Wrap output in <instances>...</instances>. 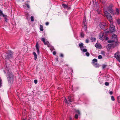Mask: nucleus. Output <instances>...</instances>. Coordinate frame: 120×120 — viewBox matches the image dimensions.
Listing matches in <instances>:
<instances>
[{
  "instance_id": "nucleus-1",
  "label": "nucleus",
  "mask_w": 120,
  "mask_h": 120,
  "mask_svg": "<svg viewBox=\"0 0 120 120\" xmlns=\"http://www.w3.org/2000/svg\"><path fill=\"white\" fill-rule=\"evenodd\" d=\"M7 77L8 81L9 82H12L14 80V76L12 73L8 71L7 72Z\"/></svg>"
},
{
  "instance_id": "nucleus-2",
  "label": "nucleus",
  "mask_w": 120,
  "mask_h": 120,
  "mask_svg": "<svg viewBox=\"0 0 120 120\" xmlns=\"http://www.w3.org/2000/svg\"><path fill=\"white\" fill-rule=\"evenodd\" d=\"M104 13L105 15L110 22V24L113 23L112 19L110 14L106 11H105L104 12Z\"/></svg>"
},
{
  "instance_id": "nucleus-3",
  "label": "nucleus",
  "mask_w": 120,
  "mask_h": 120,
  "mask_svg": "<svg viewBox=\"0 0 120 120\" xmlns=\"http://www.w3.org/2000/svg\"><path fill=\"white\" fill-rule=\"evenodd\" d=\"M112 40H109L108 41V43H111L112 42H115L116 43L117 41V37L116 35L114 34L112 35Z\"/></svg>"
},
{
  "instance_id": "nucleus-4",
  "label": "nucleus",
  "mask_w": 120,
  "mask_h": 120,
  "mask_svg": "<svg viewBox=\"0 0 120 120\" xmlns=\"http://www.w3.org/2000/svg\"><path fill=\"white\" fill-rule=\"evenodd\" d=\"M112 6H113L112 5H109L108 8V9L111 13L113 15H115L116 14V12L112 8Z\"/></svg>"
},
{
  "instance_id": "nucleus-5",
  "label": "nucleus",
  "mask_w": 120,
  "mask_h": 120,
  "mask_svg": "<svg viewBox=\"0 0 120 120\" xmlns=\"http://www.w3.org/2000/svg\"><path fill=\"white\" fill-rule=\"evenodd\" d=\"M13 53L11 51H9L7 54L6 57L9 59H11L13 57Z\"/></svg>"
},
{
  "instance_id": "nucleus-6",
  "label": "nucleus",
  "mask_w": 120,
  "mask_h": 120,
  "mask_svg": "<svg viewBox=\"0 0 120 120\" xmlns=\"http://www.w3.org/2000/svg\"><path fill=\"white\" fill-rule=\"evenodd\" d=\"M115 26L113 25V23L110 24V27L109 28V31L111 33H112L115 31Z\"/></svg>"
},
{
  "instance_id": "nucleus-7",
  "label": "nucleus",
  "mask_w": 120,
  "mask_h": 120,
  "mask_svg": "<svg viewBox=\"0 0 120 120\" xmlns=\"http://www.w3.org/2000/svg\"><path fill=\"white\" fill-rule=\"evenodd\" d=\"M115 57L120 62V56L119 52H117L115 53Z\"/></svg>"
},
{
  "instance_id": "nucleus-8",
  "label": "nucleus",
  "mask_w": 120,
  "mask_h": 120,
  "mask_svg": "<svg viewBox=\"0 0 120 120\" xmlns=\"http://www.w3.org/2000/svg\"><path fill=\"white\" fill-rule=\"evenodd\" d=\"M105 38V36L102 33H101L99 36V38L101 40H104Z\"/></svg>"
},
{
  "instance_id": "nucleus-9",
  "label": "nucleus",
  "mask_w": 120,
  "mask_h": 120,
  "mask_svg": "<svg viewBox=\"0 0 120 120\" xmlns=\"http://www.w3.org/2000/svg\"><path fill=\"white\" fill-rule=\"evenodd\" d=\"M106 25L105 23L104 22H102L100 23V27L101 29H103Z\"/></svg>"
},
{
  "instance_id": "nucleus-10",
  "label": "nucleus",
  "mask_w": 120,
  "mask_h": 120,
  "mask_svg": "<svg viewBox=\"0 0 120 120\" xmlns=\"http://www.w3.org/2000/svg\"><path fill=\"white\" fill-rule=\"evenodd\" d=\"M41 40L43 42L45 45H48V44H49V42L48 41H46V42H45V40L44 38H42L41 39Z\"/></svg>"
},
{
  "instance_id": "nucleus-11",
  "label": "nucleus",
  "mask_w": 120,
  "mask_h": 120,
  "mask_svg": "<svg viewBox=\"0 0 120 120\" xmlns=\"http://www.w3.org/2000/svg\"><path fill=\"white\" fill-rule=\"evenodd\" d=\"M36 49L37 50V52L38 54L39 52V45L38 43L37 42L36 45Z\"/></svg>"
},
{
  "instance_id": "nucleus-12",
  "label": "nucleus",
  "mask_w": 120,
  "mask_h": 120,
  "mask_svg": "<svg viewBox=\"0 0 120 120\" xmlns=\"http://www.w3.org/2000/svg\"><path fill=\"white\" fill-rule=\"evenodd\" d=\"M113 44H109L107 45L106 46V48L107 50H109L111 48L112 46V45Z\"/></svg>"
},
{
  "instance_id": "nucleus-13",
  "label": "nucleus",
  "mask_w": 120,
  "mask_h": 120,
  "mask_svg": "<svg viewBox=\"0 0 120 120\" xmlns=\"http://www.w3.org/2000/svg\"><path fill=\"white\" fill-rule=\"evenodd\" d=\"M3 16L4 17L5 21L6 22H8V17L5 15H3Z\"/></svg>"
},
{
  "instance_id": "nucleus-14",
  "label": "nucleus",
  "mask_w": 120,
  "mask_h": 120,
  "mask_svg": "<svg viewBox=\"0 0 120 120\" xmlns=\"http://www.w3.org/2000/svg\"><path fill=\"white\" fill-rule=\"evenodd\" d=\"M79 46L80 47L81 50H82L84 48L83 44L82 43H81L79 44Z\"/></svg>"
},
{
  "instance_id": "nucleus-15",
  "label": "nucleus",
  "mask_w": 120,
  "mask_h": 120,
  "mask_svg": "<svg viewBox=\"0 0 120 120\" xmlns=\"http://www.w3.org/2000/svg\"><path fill=\"white\" fill-rule=\"evenodd\" d=\"M68 101L70 102H72L73 101L72 98L71 97H68Z\"/></svg>"
},
{
  "instance_id": "nucleus-16",
  "label": "nucleus",
  "mask_w": 120,
  "mask_h": 120,
  "mask_svg": "<svg viewBox=\"0 0 120 120\" xmlns=\"http://www.w3.org/2000/svg\"><path fill=\"white\" fill-rule=\"evenodd\" d=\"M100 44L97 43L95 45V47L96 48H100V46H101Z\"/></svg>"
},
{
  "instance_id": "nucleus-17",
  "label": "nucleus",
  "mask_w": 120,
  "mask_h": 120,
  "mask_svg": "<svg viewBox=\"0 0 120 120\" xmlns=\"http://www.w3.org/2000/svg\"><path fill=\"white\" fill-rule=\"evenodd\" d=\"M94 64V65L96 68H98L99 66V65L97 63H96Z\"/></svg>"
},
{
  "instance_id": "nucleus-18",
  "label": "nucleus",
  "mask_w": 120,
  "mask_h": 120,
  "mask_svg": "<svg viewBox=\"0 0 120 120\" xmlns=\"http://www.w3.org/2000/svg\"><path fill=\"white\" fill-rule=\"evenodd\" d=\"M86 19L85 17H84L83 19V23H84V25L85 26H86Z\"/></svg>"
},
{
  "instance_id": "nucleus-19",
  "label": "nucleus",
  "mask_w": 120,
  "mask_h": 120,
  "mask_svg": "<svg viewBox=\"0 0 120 120\" xmlns=\"http://www.w3.org/2000/svg\"><path fill=\"white\" fill-rule=\"evenodd\" d=\"M33 54L34 56V60H36L37 58V56L36 53L35 52H33Z\"/></svg>"
},
{
  "instance_id": "nucleus-20",
  "label": "nucleus",
  "mask_w": 120,
  "mask_h": 120,
  "mask_svg": "<svg viewBox=\"0 0 120 120\" xmlns=\"http://www.w3.org/2000/svg\"><path fill=\"white\" fill-rule=\"evenodd\" d=\"M3 15H4L2 11L0 10V16L2 15L3 16ZM1 18L0 17V20H1Z\"/></svg>"
},
{
  "instance_id": "nucleus-21",
  "label": "nucleus",
  "mask_w": 120,
  "mask_h": 120,
  "mask_svg": "<svg viewBox=\"0 0 120 120\" xmlns=\"http://www.w3.org/2000/svg\"><path fill=\"white\" fill-rule=\"evenodd\" d=\"M97 62V60L96 59H94L92 60V62L93 64H95V62Z\"/></svg>"
},
{
  "instance_id": "nucleus-22",
  "label": "nucleus",
  "mask_w": 120,
  "mask_h": 120,
  "mask_svg": "<svg viewBox=\"0 0 120 120\" xmlns=\"http://www.w3.org/2000/svg\"><path fill=\"white\" fill-rule=\"evenodd\" d=\"M40 30L42 31L43 30V26L42 25H40Z\"/></svg>"
},
{
  "instance_id": "nucleus-23",
  "label": "nucleus",
  "mask_w": 120,
  "mask_h": 120,
  "mask_svg": "<svg viewBox=\"0 0 120 120\" xmlns=\"http://www.w3.org/2000/svg\"><path fill=\"white\" fill-rule=\"evenodd\" d=\"M62 5L63 7L64 8H68V6L65 4H62Z\"/></svg>"
},
{
  "instance_id": "nucleus-24",
  "label": "nucleus",
  "mask_w": 120,
  "mask_h": 120,
  "mask_svg": "<svg viewBox=\"0 0 120 120\" xmlns=\"http://www.w3.org/2000/svg\"><path fill=\"white\" fill-rule=\"evenodd\" d=\"M101 54L105 56V53L104 51H101Z\"/></svg>"
},
{
  "instance_id": "nucleus-25",
  "label": "nucleus",
  "mask_w": 120,
  "mask_h": 120,
  "mask_svg": "<svg viewBox=\"0 0 120 120\" xmlns=\"http://www.w3.org/2000/svg\"><path fill=\"white\" fill-rule=\"evenodd\" d=\"M116 11L117 12L116 13V14L117 15H118L119 13V11L118 9H116Z\"/></svg>"
},
{
  "instance_id": "nucleus-26",
  "label": "nucleus",
  "mask_w": 120,
  "mask_h": 120,
  "mask_svg": "<svg viewBox=\"0 0 120 120\" xmlns=\"http://www.w3.org/2000/svg\"><path fill=\"white\" fill-rule=\"evenodd\" d=\"M117 22L118 24H120V19H118L117 20Z\"/></svg>"
},
{
  "instance_id": "nucleus-27",
  "label": "nucleus",
  "mask_w": 120,
  "mask_h": 120,
  "mask_svg": "<svg viewBox=\"0 0 120 120\" xmlns=\"http://www.w3.org/2000/svg\"><path fill=\"white\" fill-rule=\"evenodd\" d=\"M34 17L33 16H32L31 17V20L32 22H33L34 21Z\"/></svg>"
},
{
  "instance_id": "nucleus-28",
  "label": "nucleus",
  "mask_w": 120,
  "mask_h": 120,
  "mask_svg": "<svg viewBox=\"0 0 120 120\" xmlns=\"http://www.w3.org/2000/svg\"><path fill=\"white\" fill-rule=\"evenodd\" d=\"M82 52H86L87 51V50L86 49H82Z\"/></svg>"
},
{
  "instance_id": "nucleus-29",
  "label": "nucleus",
  "mask_w": 120,
  "mask_h": 120,
  "mask_svg": "<svg viewBox=\"0 0 120 120\" xmlns=\"http://www.w3.org/2000/svg\"><path fill=\"white\" fill-rule=\"evenodd\" d=\"M75 112H76V113H78V114H80V112L78 110H76V111H75Z\"/></svg>"
},
{
  "instance_id": "nucleus-30",
  "label": "nucleus",
  "mask_w": 120,
  "mask_h": 120,
  "mask_svg": "<svg viewBox=\"0 0 120 120\" xmlns=\"http://www.w3.org/2000/svg\"><path fill=\"white\" fill-rule=\"evenodd\" d=\"M111 100L112 101H114L115 100V98L113 96H112L111 97Z\"/></svg>"
},
{
  "instance_id": "nucleus-31",
  "label": "nucleus",
  "mask_w": 120,
  "mask_h": 120,
  "mask_svg": "<svg viewBox=\"0 0 120 120\" xmlns=\"http://www.w3.org/2000/svg\"><path fill=\"white\" fill-rule=\"evenodd\" d=\"M98 58L99 59H102V57L101 55H99L98 56Z\"/></svg>"
},
{
  "instance_id": "nucleus-32",
  "label": "nucleus",
  "mask_w": 120,
  "mask_h": 120,
  "mask_svg": "<svg viewBox=\"0 0 120 120\" xmlns=\"http://www.w3.org/2000/svg\"><path fill=\"white\" fill-rule=\"evenodd\" d=\"M86 55L87 56H89L90 55L89 53L88 52H86Z\"/></svg>"
},
{
  "instance_id": "nucleus-33",
  "label": "nucleus",
  "mask_w": 120,
  "mask_h": 120,
  "mask_svg": "<svg viewBox=\"0 0 120 120\" xmlns=\"http://www.w3.org/2000/svg\"><path fill=\"white\" fill-rule=\"evenodd\" d=\"M64 101L65 103H67V104H68V101H67L66 100V98H65V100H64Z\"/></svg>"
},
{
  "instance_id": "nucleus-34",
  "label": "nucleus",
  "mask_w": 120,
  "mask_h": 120,
  "mask_svg": "<svg viewBox=\"0 0 120 120\" xmlns=\"http://www.w3.org/2000/svg\"><path fill=\"white\" fill-rule=\"evenodd\" d=\"M75 118H76V119L78 118V115L77 114H75Z\"/></svg>"
},
{
  "instance_id": "nucleus-35",
  "label": "nucleus",
  "mask_w": 120,
  "mask_h": 120,
  "mask_svg": "<svg viewBox=\"0 0 120 120\" xmlns=\"http://www.w3.org/2000/svg\"><path fill=\"white\" fill-rule=\"evenodd\" d=\"M80 35L81 37H83L84 36V35L83 33H82Z\"/></svg>"
},
{
  "instance_id": "nucleus-36",
  "label": "nucleus",
  "mask_w": 120,
  "mask_h": 120,
  "mask_svg": "<svg viewBox=\"0 0 120 120\" xmlns=\"http://www.w3.org/2000/svg\"><path fill=\"white\" fill-rule=\"evenodd\" d=\"M91 40H93V41H95L96 40V39L94 38H91Z\"/></svg>"
},
{
  "instance_id": "nucleus-37",
  "label": "nucleus",
  "mask_w": 120,
  "mask_h": 120,
  "mask_svg": "<svg viewBox=\"0 0 120 120\" xmlns=\"http://www.w3.org/2000/svg\"><path fill=\"white\" fill-rule=\"evenodd\" d=\"M105 84L106 86H108L109 85V83L108 82H106L105 83Z\"/></svg>"
},
{
  "instance_id": "nucleus-38",
  "label": "nucleus",
  "mask_w": 120,
  "mask_h": 120,
  "mask_svg": "<svg viewBox=\"0 0 120 120\" xmlns=\"http://www.w3.org/2000/svg\"><path fill=\"white\" fill-rule=\"evenodd\" d=\"M85 42L86 43H88L89 42V40L88 39H87L86 40Z\"/></svg>"
},
{
  "instance_id": "nucleus-39",
  "label": "nucleus",
  "mask_w": 120,
  "mask_h": 120,
  "mask_svg": "<svg viewBox=\"0 0 120 120\" xmlns=\"http://www.w3.org/2000/svg\"><path fill=\"white\" fill-rule=\"evenodd\" d=\"M25 4L26 5V6L27 7L29 8H30V7L29 5L28 4H26V3H25Z\"/></svg>"
},
{
  "instance_id": "nucleus-40",
  "label": "nucleus",
  "mask_w": 120,
  "mask_h": 120,
  "mask_svg": "<svg viewBox=\"0 0 120 120\" xmlns=\"http://www.w3.org/2000/svg\"><path fill=\"white\" fill-rule=\"evenodd\" d=\"M34 82L35 84H36L37 82V80H35L34 81Z\"/></svg>"
},
{
  "instance_id": "nucleus-41",
  "label": "nucleus",
  "mask_w": 120,
  "mask_h": 120,
  "mask_svg": "<svg viewBox=\"0 0 120 120\" xmlns=\"http://www.w3.org/2000/svg\"><path fill=\"white\" fill-rule=\"evenodd\" d=\"M53 54L54 55H55L56 54V52L55 51H54L53 52Z\"/></svg>"
},
{
  "instance_id": "nucleus-42",
  "label": "nucleus",
  "mask_w": 120,
  "mask_h": 120,
  "mask_svg": "<svg viewBox=\"0 0 120 120\" xmlns=\"http://www.w3.org/2000/svg\"><path fill=\"white\" fill-rule=\"evenodd\" d=\"M105 67V65H103L102 67V68L103 69H104Z\"/></svg>"
},
{
  "instance_id": "nucleus-43",
  "label": "nucleus",
  "mask_w": 120,
  "mask_h": 120,
  "mask_svg": "<svg viewBox=\"0 0 120 120\" xmlns=\"http://www.w3.org/2000/svg\"><path fill=\"white\" fill-rule=\"evenodd\" d=\"M49 24V23L48 22H47L45 23V25L47 26Z\"/></svg>"
},
{
  "instance_id": "nucleus-44",
  "label": "nucleus",
  "mask_w": 120,
  "mask_h": 120,
  "mask_svg": "<svg viewBox=\"0 0 120 120\" xmlns=\"http://www.w3.org/2000/svg\"><path fill=\"white\" fill-rule=\"evenodd\" d=\"M60 56L61 57H63V55L62 54H60Z\"/></svg>"
},
{
  "instance_id": "nucleus-45",
  "label": "nucleus",
  "mask_w": 120,
  "mask_h": 120,
  "mask_svg": "<svg viewBox=\"0 0 120 120\" xmlns=\"http://www.w3.org/2000/svg\"><path fill=\"white\" fill-rule=\"evenodd\" d=\"M97 11L98 12V14H100V11L99 10H97Z\"/></svg>"
},
{
  "instance_id": "nucleus-46",
  "label": "nucleus",
  "mask_w": 120,
  "mask_h": 120,
  "mask_svg": "<svg viewBox=\"0 0 120 120\" xmlns=\"http://www.w3.org/2000/svg\"><path fill=\"white\" fill-rule=\"evenodd\" d=\"M112 91H110L109 92V94H112Z\"/></svg>"
},
{
  "instance_id": "nucleus-47",
  "label": "nucleus",
  "mask_w": 120,
  "mask_h": 120,
  "mask_svg": "<svg viewBox=\"0 0 120 120\" xmlns=\"http://www.w3.org/2000/svg\"><path fill=\"white\" fill-rule=\"evenodd\" d=\"M108 39V37H106V40H107Z\"/></svg>"
},
{
  "instance_id": "nucleus-48",
  "label": "nucleus",
  "mask_w": 120,
  "mask_h": 120,
  "mask_svg": "<svg viewBox=\"0 0 120 120\" xmlns=\"http://www.w3.org/2000/svg\"><path fill=\"white\" fill-rule=\"evenodd\" d=\"M70 120H71V118H70Z\"/></svg>"
},
{
  "instance_id": "nucleus-49",
  "label": "nucleus",
  "mask_w": 120,
  "mask_h": 120,
  "mask_svg": "<svg viewBox=\"0 0 120 120\" xmlns=\"http://www.w3.org/2000/svg\"><path fill=\"white\" fill-rule=\"evenodd\" d=\"M23 120H26L25 119H23Z\"/></svg>"
},
{
  "instance_id": "nucleus-50",
  "label": "nucleus",
  "mask_w": 120,
  "mask_h": 120,
  "mask_svg": "<svg viewBox=\"0 0 120 120\" xmlns=\"http://www.w3.org/2000/svg\"><path fill=\"white\" fill-rule=\"evenodd\" d=\"M56 60H58V59H57Z\"/></svg>"
},
{
  "instance_id": "nucleus-51",
  "label": "nucleus",
  "mask_w": 120,
  "mask_h": 120,
  "mask_svg": "<svg viewBox=\"0 0 120 120\" xmlns=\"http://www.w3.org/2000/svg\"><path fill=\"white\" fill-rule=\"evenodd\" d=\"M23 0V1H24V0Z\"/></svg>"
},
{
  "instance_id": "nucleus-52",
  "label": "nucleus",
  "mask_w": 120,
  "mask_h": 120,
  "mask_svg": "<svg viewBox=\"0 0 120 120\" xmlns=\"http://www.w3.org/2000/svg\"><path fill=\"white\" fill-rule=\"evenodd\" d=\"M53 50V49H52V50Z\"/></svg>"
}]
</instances>
